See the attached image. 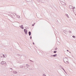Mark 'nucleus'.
<instances>
[{
	"instance_id": "19",
	"label": "nucleus",
	"mask_w": 76,
	"mask_h": 76,
	"mask_svg": "<svg viewBox=\"0 0 76 76\" xmlns=\"http://www.w3.org/2000/svg\"><path fill=\"white\" fill-rule=\"evenodd\" d=\"M72 37L74 38H76V37L75 36H72Z\"/></svg>"
},
{
	"instance_id": "38",
	"label": "nucleus",
	"mask_w": 76,
	"mask_h": 76,
	"mask_svg": "<svg viewBox=\"0 0 76 76\" xmlns=\"http://www.w3.org/2000/svg\"><path fill=\"white\" fill-rule=\"evenodd\" d=\"M67 51H69V50H67Z\"/></svg>"
},
{
	"instance_id": "14",
	"label": "nucleus",
	"mask_w": 76,
	"mask_h": 76,
	"mask_svg": "<svg viewBox=\"0 0 76 76\" xmlns=\"http://www.w3.org/2000/svg\"><path fill=\"white\" fill-rule=\"evenodd\" d=\"M59 67H60V68H61V69H63V66H59Z\"/></svg>"
},
{
	"instance_id": "8",
	"label": "nucleus",
	"mask_w": 76,
	"mask_h": 76,
	"mask_svg": "<svg viewBox=\"0 0 76 76\" xmlns=\"http://www.w3.org/2000/svg\"><path fill=\"white\" fill-rule=\"evenodd\" d=\"M20 28H21V29H23V25H21V26H20Z\"/></svg>"
},
{
	"instance_id": "15",
	"label": "nucleus",
	"mask_w": 76,
	"mask_h": 76,
	"mask_svg": "<svg viewBox=\"0 0 76 76\" xmlns=\"http://www.w3.org/2000/svg\"><path fill=\"white\" fill-rule=\"evenodd\" d=\"M2 55L3 57L5 58V56H6V55H4L3 54H2Z\"/></svg>"
},
{
	"instance_id": "31",
	"label": "nucleus",
	"mask_w": 76,
	"mask_h": 76,
	"mask_svg": "<svg viewBox=\"0 0 76 76\" xmlns=\"http://www.w3.org/2000/svg\"><path fill=\"white\" fill-rule=\"evenodd\" d=\"M75 9V7H73V9Z\"/></svg>"
},
{
	"instance_id": "4",
	"label": "nucleus",
	"mask_w": 76,
	"mask_h": 76,
	"mask_svg": "<svg viewBox=\"0 0 76 76\" xmlns=\"http://www.w3.org/2000/svg\"><path fill=\"white\" fill-rule=\"evenodd\" d=\"M11 15V17H12V16H13H13H15V17H16V16H17V15H16V14L15 13H14V14H12L11 15Z\"/></svg>"
},
{
	"instance_id": "16",
	"label": "nucleus",
	"mask_w": 76,
	"mask_h": 76,
	"mask_svg": "<svg viewBox=\"0 0 76 76\" xmlns=\"http://www.w3.org/2000/svg\"><path fill=\"white\" fill-rule=\"evenodd\" d=\"M53 57H56V56H57V54H56L55 55H53Z\"/></svg>"
},
{
	"instance_id": "20",
	"label": "nucleus",
	"mask_w": 76,
	"mask_h": 76,
	"mask_svg": "<svg viewBox=\"0 0 76 76\" xmlns=\"http://www.w3.org/2000/svg\"><path fill=\"white\" fill-rule=\"evenodd\" d=\"M54 53H57V51H55L53 52Z\"/></svg>"
},
{
	"instance_id": "30",
	"label": "nucleus",
	"mask_w": 76,
	"mask_h": 76,
	"mask_svg": "<svg viewBox=\"0 0 76 76\" xmlns=\"http://www.w3.org/2000/svg\"><path fill=\"white\" fill-rule=\"evenodd\" d=\"M37 1H40V0H37Z\"/></svg>"
},
{
	"instance_id": "41",
	"label": "nucleus",
	"mask_w": 76,
	"mask_h": 76,
	"mask_svg": "<svg viewBox=\"0 0 76 76\" xmlns=\"http://www.w3.org/2000/svg\"><path fill=\"white\" fill-rule=\"evenodd\" d=\"M69 53H70V52Z\"/></svg>"
},
{
	"instance_id": "13",
	"label": "nucleus",
	"mask_w": 76,
	"mask_h": 76,
	"mask_svg": "<svg viewBox=\"0 0 76 76\" xmlns=\"http://www.w3.org/2000/svg\"><path fill=\"white\" fill-rule=\"evenodd\" d=\"M16 17H17V18H19V17H20V16H19V15H17V16H16Z\"/></svg>"
},
{
	"instance_id": "34",
	"label": "nucleus",
	"mask_w": 76,
	"mask_h": 76,
	"mask_svg": "<svg viewBox=\"0 0 76 76\" xmlns=\"http://www.w3.org/2000/svg\"><path fill=\"white\" fill-rule=\"evenodd\" d=\"M63 70H64V68H62Z\"/></svg>"
},
{
	"instance_id": "5",
	"label": "nucleus",
	"mask_w": 76,
	"mask_h": 76,
	"mask_svg": "<svg viewBox=\"0 0 76 76\" xmlns=\"http://www.w3.org/2000/svg\"><path fill=\"white\" fill-rule=\"evenodd\" d=\"M27 2L28 3H31L32 2V0H26Z\"/></svg>"
},
{
	"instance_id": "40",
	"label": "nucleus",
	"mask_w": 76,
	"mask_h": 76,
	"mask_svg": "<svg viewBox=\"0 0 76 76\" xmlns=\"http://www.w3.org/2000/svg\"><path fill=\"white\" fill-rule=\"evenodd\" d=\"M11 71H12V70H11Z\"/></svg>"
},
{
	"instance_id": "25",
	"label": "nucleus",
	"mask_w": 76,
	"mask_h": 76,
	"mask_svg": "<svg viewBox=\"0 0 76 76\" xmlns=\"http://www.w3.org/2000/svg\"><path fill=\"white\" fill-rule=\"evenodd\" d=\"M57 50V48H56L55 49V50Z\"/></svg>"
},
{
	"instance_id": "27",
	"label": "nucleus",
	"mask_w": 76,
	"mask_h": 76,
	"mask_svg": "<svg viewBox=\"0 0 76 76\" xmlns=\"http://www.w3.org/2000/svg\"><path fill=\"white\" fill-rule=\"evenodd\" d=\"M10 69L11 70V72H12V68H10Z\"/></svg>"
},
{
	"instance_id": "29",
	"label": "nucleus",
	"mask_w": 76,
	"mask_h": 76,
	"mask_svg": "<svg viewBox=\"0 0 76 76\" xmlns=\"http://www.w3.org/2000/svg\"><path fill=\"white\" fill-rule=\"evenodd\" d=\"M30 39H32V36H30Z\"/></svg>"
},
{
	"instance_id": "18",
	"label": "nucleus",
	"mask_w": 76,
	"mask_h": 76,
	"mask_svg": "<svg viewBox=\"0 0 76 76\" xmlns=\"http://www.w3.org/2000/svg\"><path fill=\"white\" fill-rule=\"evenodd\" d=\"M66 15L67 16V18H69V15H68V14H66Z\"/></svg>"
},
{
	"instance_id": "9",
	"label": "nucleus",
	"mask_w": 76,
	"mask_h": 76,
	"mask_svg": "<svg viewBox=\"0 0 76 76\" xmlns=\"http://www.w3.org/2000/svg\"><path fill=\"white\" fill-rule=\"evenodd\" d=\"M26 67L27 68H28L29 67V65L28 64H26Z\"/></svg>"
},
{
	"instance_id": "21",
	"label": "nucleus",
	"mask_w": 76,
	"mask_h": 76,
	"mask_svg": "<svg viewBox=\"0 0 76 76\" xmlns=\"http://www.w3.org/2000/svg\"><path fill=\"white\" fill-rule=\"evenodd\" d=\"M43 76H46V75H45V74H43Z\"/></svg>"
},
{
	"instance_id": "24",
	"label": "nucleus",
	"mask_w": 76,
	"mask_h": 76,
	"mask_svg": "<svg viewBox=\"0 0 76 76\" xmlns=\"http://www.w3.org/2000/svg\"><path fill=\"white\" fill-rule=\"evenodd\" d=\"M53 57V55H51L50 56V57Z\"/></svg>"
},
{
	"instance_id": "35",
	"label": "nucleus",
	"mask_w": 76,
	"mask_h": 76,
	"mask_svg": "<svg viewBox=\"0 0 76 76\" xmlns=\"http://www.w3.org/2000/svg\"><path fill=\"white\" fill-rule=\"evenodd\" d=\"M69 7H72V6H69Z\"/></svg>"
},
{
	"instance_id": "10",
	"label": "nucleus",
	"mask_w": 76,
	"mask_h": 76,
	"mask_svg": "<svg viewBox=\"0 0 76 76\" xmlns=\"http://www.w3.org/2000/svg\"><path fill=\"white\" fill-rule=\"evenodd\" d=\"M28 34H29V36H31V31H29Z\"/></svg>"
},
{
	"instance_id": "32",
	"label": "nucleus",
	"mask_w": 76,
	"mask_h": 76,
	"mask_svg": "<svg viewBox=\"0 0 76 76\" xmlns=\"http://www.w3.org/2000/svg\"><path fill=\"white\" fill-rule=\"evenodd\" d=\"M33 45H34V44H35V43H34V42H33Z\"/></svg>"
},
{
	"instance_id": "12",
	"label": "nucleus",
	"mask_w": 76,
	"mask_h": 76,
	"mask_svg": "<svg viewBox=\"0 0 76 76\" xmlns=\"http://www.w3.org/2000/svg\"><path fill=\"white\" fill-rule=\"evenodd\" d=\"M0 57H1V58H3V54H1L0 55Z\"/></svg>"
},
{
	"instance_id": "11",
	"label": "nucleus",
	"mask_w": 76,
	"mask_h": 76,
	"mask_svg": "<svg viewBox=\"0 0 76 76\" xmlns=\"http://www.w3.org/2000/svg\"><path fill=\"white\" fill-rule=\"evenodd\" d=\"M14 25V26H15V25H17V22H15L14 23V24H13Z\"/></svg>"
},
{
	"instance_id": "39",
	"label": "nucleus",
	"mask_w": 76,
	"mask_h": 76,
	"mask_svg": "<svg viewBox=\"0 0 76 76\" xmlns=\"http://www.w3.org/2000/svg\"><path fill=\"white\" fill-rule=\"evenodd\" d=\"M18 55V56H20V55Z\"/></svg>"
},
{
	"instance_id": "7",
	"label": "nucleus",
	"mask_w": 76,
	"mask_h": 76,
	"mask_svg": "<svg viewBox=\"0 0 76 76\" xmlns=\"http://www.w3.org/2000/svg\"><path fill=\"white\" fill-rule=\"evenodd\" d=\"M64 33H65V34H68L67 31H66V30H64Z\"/></svg>"
},
{
	"instance_id": "23",
	"label": "nucleus",
	"mask_w": 76,
	"mask_h": 76,
	"mask_svg": "<svg viewBox=\"0 0 76 76\" xmlns=\"http://www.w3.org/2000/svg\"><path fill=\"white\" fill-rule=\"evenodd\" d=\"M68 32H69V33H70L72 32V31H68Z\"/></svg>"
},
{
	"instance_id": "22",
	"label": "nucleus",
	"mask_w": 76,
	"mask_h": 76,
	"mask_svg": "<svg viewBox=\"0 0 76 76\" xmlns=\"http://www.w3.org/2000/svg\"><path fill=\"white\" fill-rule=\"evenodd\" d=\"M23 66H20V67H21V68H23Z\"/></svg>"
},
{
	"instance_id": "3",
	"label": "nucleus",
	"mask_w": 76,
	"mask_h": 76,
	"mask_svg": "<svg viewBox=\"0 0 76 76\" xmlns=\"http://www.w3.org/2000/svg\"><path fill=\"white\" fill-rule=\"evenodd\" d=\"M24 31L25 33V34L26 35H27L28 33L27 32V30L26 29H24Z\"/></svg>"
},
{
	"instance_id": "17",
	"label": "nucleus",
	"mask_w": 76,
	"mask_h": 76,
	"mask_svg": "<svg viewBox=\"0 0 76 76\" xmlns=\"http://www.w3.org/2000/svg\"><path fill=\"white\" fill-rule=\"evenodd\" d=\"M62 3L64 4H62L63 5H65V4H66V3L63 2H62Z\"/></svg>"
},
{
	"instance_id": "26",
	"label": "nucleus",
	"mask_w": 76,
	"mask_h": 76,
	"mask_svg": "<svg viewBox=\"0 0 76 76\" xmlns=\"http://www.w3.org/2000/svg\"><path fill=\"white\" fill-rule=\"evenodd\" d=\"M30 60V61H31L32 62H34L33 61H32V60Z\"/></svg>"
},
{
	"instance_id": "33",
	"label": "nucleus",
	"mask_w": 76,
	"mask_h": 76,
	"mask_svg": "<svg viewBox=\"0 0 76 76\" xmlns=\"http://www.w3.org/2000/svg\"><path fill=\"white\" fill-rule=\"evenodd\" d=\"M29 69H30V70H32V68H30Z\"/></svg>"
},
{
	"instance_id": "6",
	"label": "nucleus",
	"mask_w": 76,
	"mask_h": 76,
	"mask_svg": "<svg viewBox=\"0 0 76 76\" xmlns=\"http://www.w3.org/2000/svg\"><path fill=\"white\" fill-rule=\"evenodd\" d=\"M18 72H17V71H13V73L14 74H16Z\"/></svg>"
},
{
	"instance_id": "2",
	"label": "nucleus",
	"mask_w": 76,
	"mask_h": 76,
	"mask_svg": "<svg viewBox=\"0 0 76 76\" xmlns=\"http://www.w3.org/2000/svg\"><path fill=\"white\" fill-rule=\"evenodd\" d=\"M2 65H4V64H6V62L5 61H1V63H0Z\"/></svg>"
},
{
	"instance_id": "37",
	"label": "nucleus",
	"mask_w": 76,
	"mask_h": 76,
	"mask_svg": "<svg viewBox=\"0 0 76 76\" xmlns=\"http://www.w3.org/2000/svg\"><path fill=\"white\" fill-rule=\"evenodd\" d=\"M25 28H26V29H27V27H25Z\"/></svg>"
},
{
	"instance_id": "28",
	"label": "nucleus",
	"mask_w": 76,
	"mask_h": 76,
	"mask_svg": "<svg viewBox=\"0 0 76 76\" xmlns=\"http://www.w3.org/2000/svg\"><path fill=\"white\" fill-rule=\"evenodd\" d=\"M35 23H34V24H32V26H34V25H35Z\"/></svg>"
},
{
	"instance_id": "36",
	"label": "nucleus",
	"mask_w": 76,
	"mask_h": 76,
	"mask_svg": "<svg viewBox=\"0 0 76 76\" xmlns=\"http://www.w3.org/2000/svg\"><path fill=\"white\" fill-rule=\"evenodd\" d=\"M64 71L65 72V73H66V71H65V70H64Z\"/></svg>"
},
{
	"instance_id": "1",
	"label": "nucleus",
	"mask_w": 76,
	"mask_h": 76,
	"mask_svg": "<svg viewBox=\"0 0 76 76\" xmlns=\"http://www.w3.org/2000/svg\"><path fill=\"white\" fill-rule=\"evenodd\" d=\"M68 58L67 57L65 58H64V61L65 63H68Z\"/></svg>"
}]
</instances>
